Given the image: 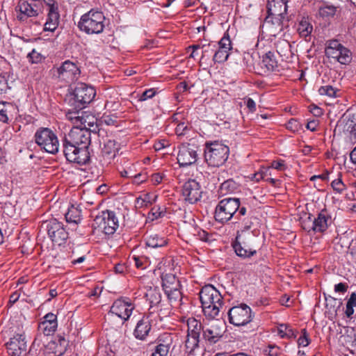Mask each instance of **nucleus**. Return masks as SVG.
Returning <instances> with one entry per match:
<instances>
[{
  "instance_id": "nucleus-53",
  "label": "nucleus",
  "mask_w": 356,
  "mask_h": 356,
  "mask_svg": "<svg viewBox=\"0 0 356 356\" xmlns=\"http://www.w3.org/2000/svg\"><path fill=\"white\" fill-rule=\"evenodd\" d=\"M9 88L6 77L2 73H0V93L6 92Z\"/></svg>"
},
{
  "instance_id": "nucleus-21",
  "label": "nucleus",
  "mask_w": 356,
  "mask_h": 356,
  "mask_svg": "<svg viewBox=\"0 0 356 356\" xmlns=\"http://www.w3.org/2000/svg\"><path fill=\"white\" fill-rule=\"evenodd\" d=\"M277 68V61L271 51L265 54L257 63L258 74L260 75H266L278 71Z\"/></svg>"
},
{
  "instance_id": "nucleus-46",
  "label": "nucleus",
  "mask_w": 356,
  "mask_h": 356,
  "mask_svg": "<svg viewBox=\"0 0 356 356\" xmlns=\"http://www.w3.org/2000/svg\"><path fill=\"white\" fill-rule=\"evenodd\" d=\"M27 57L29 62L35 64L40 63L44 59V57L35 49H33L32 51L28 54Z\"/></svg>"
},
{
  "instance_id": "nucleus-38",
  "label": "nucleus",
  "mask_w": 356,
  "mask_h": 356,
  "mask_svg": "<svg viewBox=\"0 0 356 356\" xmlns=\"http://www.w3.org/2000/svg\"><path fill=\"white\" fill-rule=\"evenodd\" d=\"M356 307V293L353 292L350 294L348 298L346 306L345 314L348 318H352L354 314V308Z\"/></svg>"
},
{
  "instance_id": "nucleus-6",
  "label": "nucleus",
  "mask_w": 356,
  "mask_h": 356,
  "mask_svg": "<svg viewBox=\"0 0 356 356\" xmlns=\"http://www.w3.org/2000/svg\"><path fill=\"white\" fill-rule=\"evenodd\" d=\"M239 205L238 198L227 197L220 200L215 209V220L222 224L227 222L238 211Z\"/></svg>"
},
{
  "instance_id": "nucleus-25",
  "label": "nucleus",
  "mask_w": 356,
  "mask_h": 356,
  "mask_svg": "<svg viewBox=\"0 0 356 356\" xmlns=\"http://www.w3.org/2000/svg\"><path fill=\"white\" fill-rule=\"evenodd\" d=\"M268 16L280 17L284 18L287 11V4L286 0H273L268 1L267 4Z\"/></svg>"
},
{
  "instance_id": "nucleus-43",
  "label": "nucleus",
  "mask_w": 356,
  "mask_h": 356,
  "mask_svg": "<svg viewBox=\"0 0 356 356\" xmlns=\"http://www.w3.org/2000/svg\"><path fill=\"white\" fill-rule=\"evenodd\" d=\"M57 327V325L49 324V323L42 321L39 325V329L42 330L43 334L46 336L53 334Z\"/></svg>"
},
{
  "instance_id": "nucleus-56",
  "label": "nucleus",
  "mask_w": 356,
  "mask_h": 356,
  "mask_svg": "<svg viewBox=\"0 0 356 356\" xmlns=\"http://www.w3.org/2000/svg\"><path fill=\"white\" fill-rule=\"evenodd\" d=\"M348 286L346 283H339L334 286V291L344 293L347 291Z\"/></svg>"
},
{
  "instance_id": "nucleus-34",
  "label": "nucleus",
  "mask_w": 356,
  "mask_h": 356,
  "mask_svg": "<svg viewBox=\"0 0 356 356\" xmlns=\"http://www.w3.org/2000/svg\"><path fill=\"white\" fill-rule=\"evenodd\" d=\"M65 219L67 222L78 224L81 220V210L79 207L72 205L65 213Z\"/></svg>"
},
{
  "instance_id": "nucleus-28",
  "label": "nucleus",
  "mask_w": 356,
  "mask_h": 356,
  "mask_svg": "<svg viewBox=\"0 0 356 356\" xmlns=\"http://www.w3.org/2000/svg\"><path fill=\"white\" fill-rule=\"evenodd\" d=\"M330 220L325 210H322L316 218L312 221L311 229L316 232H323L327 228V222Z\"/></svg>"
},
{
  "instance_id": "nucleus-19",
  "label": "nucleus",
  "mask_w": 356,
  "mask_h": 356,
  "mask_svg": "<svg viewBox=\"0 0 356 356\" xmlns=\"http://www.w3.org/2000/svg\"><path fill=\"white\" fill-rule=\"evenodd\" d=\"M216 44L217 49L214 51L213 60L218 63H224L227 60L229 51L232 49V42L228 34H225Z\"/></svg>"
},
{
  "instance_id": "nucleus-58",
  "label": "nucleus",
  "mask_w": 356,
  "mask_h": 356,
  "mask_svg": "<svg viewBox=\"0 0 356 356\" xmlns=\"http://www.w3.org/2000/svg\"><path fill=\"white\" fill-rule=\"evenodd\" d=\"M151 204H152V202L150 200H144L141 197L137 198L136 201V207H148Z\"/></svg>"
},
{
  "instance_id": "nucleus-9",
  "label": "nucleus",
  "mask_w": 356,
  "mask_h": 356,
  "mask_svg": "<svg viewBox=\"0 0 356 356\" xmlns=\"http://www.w3.org/2000/svg\"><path fill=\"white\" fill-rule=\"evenodd\" d=\"M94 88L84 83H79L74 89L72 95L74 109L82 110L87 104L90 103L95 97Z\"/></svg>"
},
{
  "instance_id": "nucleus-47",
  "label": "nucleus",
  "mask_w": 356,
  "mask_h": 356,
  "mask_svg": "<svg viewBox=\"0 0 356 356\" xmlns=\"http://www.w3.org/2000/svg\"><path fill=\"white\" fill-rule=\"evenodd\" d=\"M201 49H202V58H203L204 57L216 51L217 49V44L215 42H209L207 44L201 45Z\"/></svg>"
},
{
  "instance_id": "nucleus-20",
  "label": "nucleus",
  "mask_w": 356,
  "mask_h": 356,
  "mask_svg": "<svg viewBox=\"0 0 356 356\" xmlns=\"http://www.w3.org/2000/svg\"><path fill=\"white\" fill-rule=\"evenodd\" d=\"M225 323L221 321L215 322L209 327L204 328L202 337L210 343H216L223 336Z\"/></svg>"
},
{
  "instance_id": "nucleus-29",
  "label": "nucleus",
  "mask_w": 356,
  "mask_h": 356,
  "mask_svg": "<svg viewBox=\"0 0 356 356\" xmlns=\"http://www.w3.org/2000/svg\"><path fill=\"white\" fill-rule=\"evenodd\" d=\"M151 330V325L147 318H142L136 326L134 332V337L140 340H144L149 334Z\"/></svg>"
},
{
  "instance_id": "nucleus-54",
  "label": "nucleus",
  "mask_w": 356,
  "mask_h": 356,
  "mask_svg": "<svg viewBox=\"0 0 356 356\" xmlns=\"http://www.w3.org/2000/svg\"><path fill=\"white\" fill-rule=\"evenodd\" d=\"M76 111H71L70 110L67 113H66V117L69 119V120H74L76 122H79L80 121V116L79 115V111L80 110H78V109H75Z\"/></svg>"
},
{
  "instance_id": "nucleus-60",
  "label": "nucleus",
  "mask_w": 356,
  "mask_h": 356,
  "mask_svg": "<svg viewBox=\"0 0 356 356\" xmlns=\"http://www.w3.org/2000/svg\"><path fill=\"white\" fill-rule=\"evenodd\" d=\"M280 348L275 346H270L268 347V350H266V352L270 356H277L278 355Z\"/></svg>"
},
{
  "instance_id": "nucleus-32",
  "label": "nucleus",
  "mask_w": 356,
  "mask_h": 356,
  "mask_svg": "<svg viewBox=\"0 0 356 356\" xmlns=\"http://www.w3.org/2000/svg\"><path fill=\"white\" fill-rule=\"evenodd\" d=\"M325 309L326 312L328 314V317L330 318L332 316H335L338 308L340 307L342 302L341 300L331 296H325Z\"/></svg>"
},
{
  "instance_id": "nucleus-2",
  "label": "nucleus",
  "mask_w": 356,
  "mask_h": 356,
  "mask_svg": "<svg viewBox=\"0 0 356 356\" xmlns=\"http://www.w3.org/2000/svg\"><path fill=\"white\" fill-rule=\"evenodd\" d=\"M187 337L185 341L184 356H197L199 352L200 334L204 327L201 322L195 318H189L187 321Z\"/></svg>"
},
{
  "instance_id": "nucleus-22",
  "label": "nucleus",
  "mask_w": 356,
  "mask_h": 356,
  "mask_svg": "<svg viewBox=\"0 0 356 356\" xmlns=\"http://www.w3.org/2000/svg\"><path fill=\"white\" fill-rule=\"evenodd\" d=\"M133 309L131 302L118 299L113 304L110 312L126 321L130 317Z\"/></svg>"
},
{
  "instance_id": "nucleus-35",
  "label": "nucleus",
  "mask_w": 356,
  "mask_h": 356,
  "mask_svg": "<svg viewBox=\"0 0 356 356\" xmlns=\"http://www.w3.org/2000/svg\"><path fill=\"white\" fill-rule=\"evenodd\" d=\"M238 188V184L233 179H227L221 184L218 193L220 195L224 196L229 193H234Z\"/></svg>"
},
{
  "instance_id": "nucleus-51",
  "label": "nucleus",
  "mask_w": 356,
  "mask_h": 356,
  "mask_svg": "<svg viewBox=\"0 0 356 356\" xmlns=\"http://www.w3.org/2000/svg\"><path fill=\"white\" fill-rule=\"evenodd\" d=\"M310 343V339H309V335L305 329L302 330V335L300 336L298 340V343L299 346H302L303 347L307 346Z\"/></svg>"
},
{
  "instance_id": "nucleus-24",
  "label": "nucleus",
  "mask_w": 356,
  "mask_h": 356,
  "mask_svg": "<svg viewBox=\"0 0 356 356\" xmlns=\"http://www.w3.org/2000/svg\"><path fill=\"white\" fill-rule=\"evenodd\" d=\"M233 248L236 254L243 258H249L256 254V250L250 248L244 241L242 234H237L236 240L233 243Z\"/></svg>"
},
{
  "instance_id": "nucleus-18",
  "label": "nucleus",
  "mask_w": 356,
  "mask_h": 356,
  "mask_svg": "<svg viewBox=\"0 0 356 356\" xmlns=\"http://www.w3.org/2000/svg\"><path fill=\"white\" fill-rule=\"evenodd\" d=\"M6 348L10 356H23L26 353L27 344L23 334H17L6 343Z\"/></svg>"
},
{
  "instance_id": "nucleus-33",
  "label": "nucleus",
  "mask_w": 356,
  "mask_h": 356,
  "mask_svg": "<svg viewBox=\"0 0 356 356\" xmlns=\"http://www.w3.org/2000/svg\"><path fill=\"white\" fill-rule=\"evenodd\" d=\"M167 244V240L160 236L158 234L152 233L147 236L146 245L149 247L156 248L163 247Z\"/></svg>"
},
{
  "instance_id": "nucleus-36",
  "label": "nucleus",
  "mask_w": 356,
  "mask_h": 356,
  "mask_svg": "<svg viewBox=\"0 0 356 356\" xmlns=\"http://www.w3.org/2000/svg\"><path fill=\"white\" fill-rule=\"evenodd\" d=\"M118 151V145L113 140H108L102 149L104 156L110 158H114Z\"/></svg>"
},
{
  "instance_id": "nucleus-45",
  "label": "nucleus",
  "mask_w": 356,
  "mask_h": 356,
  "mask_svg": "<svg viewBox=\"0 0 356 356\" xmlns=\"http://www.w3.org/2000/svg\"><path fill=\"white\" fill-rule=\"evenodd\" d=\"M337 91L335 88L330 85L321 86L318 89V93L321 95H327L330 97H335Z\"/></svg>"
},
{
  "instance_id": "nucleus-8",
  "label": "nucleus",
  "mask_w": 356,
  "mask_h": 356,
  "mask_svg": "<svg viewBox=\"0 0 356 356\" xmlns=\"http://www.w3.org/2000/svg\"><path fill=\"white\" fill-rule=\"evenodd\" d=\"M35 143L45 152L54 154L58 152L59 143L56 135L48 128H40L35 134Z\"/></svg>"
},
{
  "instance_id": "nucleus-13",
  "label": "nucleus",
  "mask_w": 356,
  "mask_h": 356,
  "mask_svg": "<svg viewBox=\"0 0 356 356\" xmlns=\"http://www.w3.org/2000/svg\"><path fill=\"white\" fill-rule=\"evenodd\" d=\"M80 70L70 60H65L62 65L54 69V76L66 82H73L78 79Z\"/></svg>"
},
{
  "instance_id": "nucleus-59",
  "label": "nucleus",
  "mask_w": 356,
  "mask_h": 356,
  "mask_svg": "<svg viewBox=\"0 0 356 356\" xmlns=\"http://www.w3.org/2000/svg\"><path fill=\"white\" fill-rule=\"evenodd\" d=\"M318 124V120H310L307 122L306 125V128L312 131H315L316 130V127Z\"/></svg>"
},
{
  "instance_id": "nucleus-62",
  "label": "nucleus",
  "mask_w": 356,
  "mask_h": 356,
  "mask_svg": "<svg viewBox=\"0 0 356 356\" xmlns=\"http://www.w3.org/2000/svg\"><path fill=\"white\" fill-rule=\"evenodd\" d=\"M328 176H329V173L327 171H326L325 173H323L321 175H314L311 177L310 180L313 181L316 179H321L323 181H327L328 180Z\"/></svg>"
},
{
  "instance_id": "nucleus-27",
  "label": "nucleus",
  "mask_w": 356,
  "mask_h": 356,
  "mask_svg": "<svg viewBox=\"0 0 356 356\" xmlns=\"http://www.w3.org/2000/svg\"><path fill=\"white\" fill-rule=\"evenodd\" d=\"M48 15L47 21L44 24V30L48 31H54L58 27L60 15L58 12L57 6H49L47 9Z\"/></svg>"
},
{
  "instance_id": "nucleus-63",
  "label": "nucleus",
  "mask_w": 356,
  "mask_h": 356,
  "mask_svg": "<svg viewBox=\"0 0 356 356\" xmlns=\"http://www.w3.org/2000/svg\"><path fill=\"white\" fill-rule=\"evenodd\" d=\"M284 165V164L283 161H274L271 163L272 168L277 169V170H282Z\"/></svg>"
},
{
  "instance_id": "nucleus-57",
  "label": "nucleus",
  "mask_w": 356,
  "mask_h": 356,
  "mask_svg": "<svg viewBox=\"0 0 356 356\" xmlns=\"http://www.w3.org/2000/svg\"><path fill=\"white\" fill-rule=\"evenodd\" d=\"M245 102L250 112L253 113L256 111V104L252 99L248 97L245 99Z\"/></svg>"
},
{
  "instance_id": "nucleus-52",
  "label": "nucleus",
  "mask_w": 356,
  "mask_h": 356,
  "mask_svg": "<svg viewBox=\"0 0 356 356\" xmlns=\"http://www.w3.org/2000/svg\"><path fill=\"white\" fill-rule=\"evenodd\" d=\"M156 95V90L154 88L148 89L144 91L140 96L138 100L140 102L145 101L152 98Z\"/></svg>"
},
{
  "instance_id": "nucleus-44",
  "label": "nucleus",
  "mask_w": 356,
  "mask_h": 356,
  "mask_svg": "<svg viewBox=\"0 0 356 356\" xmlns=\"http://www.w3.org/2000/svg\"><path fill=\"white\" fill-rule=\"evenodd\" d=\"M57 347L59 348V354L58 356H61L66 350L68 346V341L65 339L63 336L58 335L56 339Z\"/></svg>"
},
{
  "instance_id": "nucleus-42",
  "label": "nucleus",
  "mask_w": 356,
  "mask_h": 356,
  "mask_svg": "<svg viewBox=\"0 0 356 356\" xmlns=\"http://www.w3.org/2000/svg\"><path fill=\"white\" fill-rule=\"evenodd\" d=\"M336 7L334 6H325L319 8V15L323 17H329L334 15Z\"/></svg>"
},
{
  "instance_id": "nucleus-26",
  "label": "nucleus",
  "mask_w": 356,
  "mask_h": 356,
  "mask_svg": "<svg viewBox=\"0 0 356 356\" xmlns=\"http://www.w3.org/2000/svg\"><path fill=\"white\" fill-rule=\"evenodd\" d=\"M280 17L267 16L263 26L265 27L270 36L276 37L283 31V22Z\"/></svg>"
},
{
  "instance_id": "nucleus-7",
  "label": "nucleus",
  "mask_w": 356,
  "mask_h": 356,
  "mask_svg": "<svg viewBox=\"0 0 356 356\" xmlns=\"http://www.w3.org/2000/svg\"><path fill=\"white\" fill-rule=\"evenodd\" d=\"M92 227L93 232L97 229L107 235L113 234L118 227V220L114 211H104L95 217Z\"/></svg>"
},
{
  "instance_id": "nucleus-64",
  "label": "nucleus",
  "mask_w": 356,
  "mask_h": 356,
  "mask_svg": "<svg viewBox=\"0 0 356 356\" xmlns=\"http://www.w3.org/2000/svg\"><path fill=\"white\" fill-rule=\"evenodd\" d=\"M162 179L163 177L159 173L154 174L152 176V181L154 184H160L162 181Z\"/></svg>"
},
{
  "instance_id": "nucleus-49",
  "label": "nucleus",
  "mask_w": 356,
  "mask_h": 356,
  "mask_svg": "<svg viewBox=\"0 0 356 356\" xmlns=\"http://www.w3.org/2000/svg\"><path fill=\"white\" fill-rule=\"evenodd\" d=\"M331 186L334 191L337 193H341L346 189V185L343 184L341 178H337L333 180Z\"/></svg>"
},
{
  "instance_id": "nucleus-41",
  "label": "nucleus",
  "mask_w": 356,
  "mask_h": 356,
  "mask_svg": "<svg viewBox=\"0 0 356 356\" xmlns=\"http://www.w3.org/2000/svg\"><path fill=\"white\" fill-rule=\"evenodd\" d=\"M12 106L10 103L0 102V121L7 122L8 120V113Z\"/></svg>"
},
{
  "instance_id": "nucleus-4",
  "label": "nucleus",
  "mask_w": 356,
  "mask_h": 356,
  "mask_svg": "<svg viewBox=\"0 0 356 356\" xmlns=\"http://www.w3.org/2000/svg\"><path fill=\"white\" fill-rule=\"evenodd\" d=\"M229 153V147L218 141L207 143L204 158L209 165L219 167L227 161Z\"/></svg>"
},
{
  "instance_id": "nucleus-40",
  "label": "nucleus",
  "mask_w": 356,
  "mask_h": 356,
  "mask_svg": "<svg viewBox=\"0 0 356 356\" xmlns=\"http://www.w3.org/2000/svg\"><path fill=\"white\" fill-rule=\"evenodd\" d=\"M291 44L286 40H280L276 43V49L281 56H286L290 51Z\"/></svg>"
},
{
  "instance_id": "nucleus-55",
  "label": "nucleus",
  "mask_w": 356,
  "mask_h": 356,
  "mask_svg": "<svg viewBox=\"0 0 356 356\" xmlns=\"http://www.w3.org/2000/svg\"><path fill=\"white\" fill-rule=\"evenodd\" d=\"M44 322L49 323V324L51 325H57V317L53 313H48L44 316Z\"/></svg>"
},
{
  "instance_id": "nucleus-14",
  "label": "nucleus",
  "mask_w": 356,
  "mask_h": 356,
  "mask_svg": "<svg viewBox=\"0 0 356 356\" xmlns=\"http://www.w3.org/2000/svg\"><path fill=\"white\" fill-rule=\"evenodd\" d=\"M46 229L51 241L58 245H62L68 238V232L62 222L54 218L47 222Z\"/></svg>"
},
{
  "instance_id": "nucleus-10",
  "label": "nucleus",
  "mask_w": 356,
  "mask_h": 356,
  "mask_svg": "<svg viewBox=\"0 0 356 356\" xmlns=\"http://www.w3.org/2000/svg\"><path fill=\"white\" fill-rule=\"evenodd\" d=\"M229 321L235 326H243L252 321V313L251 308L246 304L234 306L228 311Z\"/></svg>"
},
{
  "instance_id": "nucleus-39",
  "label": "nucleus",
  "mask_w": 356,
  "mask_h": 356,
  "mask_svg": "<svg viewBox=\"0 0 356 356\" xmlns=\"http://www.w3.org/2000/svg\"><path fill=\"white\" fill-rule=\"evenodd\" d=\"M313 30V26L306 20H302L298 27V31L301 37L309 36Z\"/></svg>"
},
{
  "instance_id": "nucleus-5",
  "label": "nucleus",
  "mask_w": 356,
  "mask_h": 356,
  "mask_svg": "<svg viewBox=\"0 0 356 356\" xmlns=\"http://www.w3.org/2000/svg\"><path fill=\"white\" fill-rule=\"evenodd\" d=\"M325 54L327 58L341 65H348L353 57L351 51L337 40H330L326 42Z\"/></svg>"
},
{
  "instance_id": "nucleus-12",
  "label": "nucleus",
  "mask_w": 356,
  "mask_h": 356,
  "mask_svg": "<svg viewBox=\"0 0 356 356\" xmlns=\"http://www.w3.org/2000/svg\"><path fill=\"white\" fill-rule=\"evenodd\" d=\"M63 154L66 159L71 163L79 165H84L90 160L89 152L88 149H84L78 146H74L67 144L63 141Z\"/></svg>"
},
{
  "instance_id": "nucleus-48",
  "label": "nucleus",
  "mask_w": 356,
  "mask_h": 356,
  "mask_svg": "<svg viewBox=\"0 0 356 356\" xmlns=\"http://www.w3.org/2000/svg\"><path fill=\"white\" fill-rule=\"evenodd\" d=\"M167 295L168 298L171 301H180L182 298L181 293L180 291V288H174L171 290L170 292H165Z\"/></svg>"
},
{
  "instance_id": "nucleus-37",
  "label": "nucleus",
  "mask_w": 356,
  "mask_h": 356,
  "mask_svg": "<svg viewBox=\"0 0 356 356\" xmlns=\"http://www.w3.org/2000/svg\"><path fill=\"white\" fill-rule=\"evenodd\" d=\"M171 344V339L159 343L156 347L152 356H167Z\"/></svg>"
},
{
  "instance_id": "nucleus-11",
  "label": "nucleus",
  "mask_w": 356,
  "mask_h": 356,
  "mask_svg": "<svg viewBox=\"0 0 356 356\" xmlns=\"http://www.w3.org/2000/svg\"><path fill=\"white\" fill-rule=\"evenodd\" d=\"M90 131L87 129L74 127L63 141L67 144L78 146L84 149L88 150L90 143Z\"/></svg>"
},
{
  "instance_id": "nucleus-61",
  "label": "nucleus",
  "mask_w": 356,
  "mask_h": 356,
  "mask_svg": "<svg viewBox=\"0 0 356 356\" xmlns=\"http://www.w3.org/2000/svg\"><path fill=\"white\" fill-rule=\"evenodd\" d=\"M288 329V325L282 324L278 327V333L281 337H285Z\"/></svg>"
},
{
  "instance_id": "nucleus-15",
  "label": "nucleus",
  "mask_w": 356,
  "mask_h": 356,
  "mask_svg": "<svg viewBox=\"0 0 356 356\" xmlns=\"http://www.w3.org/2000/svg\"><path fill=\"white\" fill-rule=\"evenodd\" d=\"M197 147L189 143L181 144L179 147L177 161L181 167L195 163L197 159Z\"/></svg>"
},
{
  "instance_id": "nucleus-16",
  "label": "nucleus",
  "mask_w": 356,
  "mask_h": 356,
  "mask_svg": "<svg viewBox=\"0 0 356 356\" xmlns=\"http://www.w3.org/2000/svg\"><path fill=\"white\" fill-rule=\"evenodd\" d=\"M16 10L19 12L17 18L20 21H24L28 17L39 15L40 3L35 0H19Z\"/></svg>"
},
{
  "instance_id": "nucleus-30",
  "label": "nucleus",
  "mask_w": 356,
  "mask_h": 356,
  "mask_svg": "<svg viewBox=\"0 0 356 356\" xmlns=\"http://www.w3.org/2000/svg\"><path fill=\"white\" fill-rule=\"evenodd\" d=\"M162 286L165 292H170L174 288H180V282L172 273L163 274L161 276Z\"/></svg>"
},
{
  "instance_id": "nucleus-1",
  "label": "nucleus",
  "mask_w": 356,
  "mask_h": 356,
  "mask_svg": "<svg viewBox=\"0 0 356 356\" xmlns=\"http://www.w3.org/2000/svg\"><path fill=\"white\" fill-rule=\"evenodd\" d=\"M200 299L204 314L207 317L214 318L218 316L223 304V298L213 286L208 284L202 287L200 292Z\"/></svg>"
},
{
  "instance_id": "nucleus-50",
  "label": "nucleus",
  "mask_w": 356,
  "mask_h": 356,
  "mask_svg": "<svg viewBox=\"0 0 356 356\" xmlns=\"http://www.w3.org/2000/svg\"><path fill=\"white\" fill-rule=\"evenodd\" d=\"M286 128L293 132H296L301 129L302 125L298 120L292 118L286 124Z\"/></svg>"
},
{
  "instance_id": "nucleus-23",
  "label": "nucleus",
  "mask_w": 356,
  "mask_h": 356,
  "mask_svg": "<svg viewBox=\"0 0 356 356\" xmlns=\"http://www.w3.org/2000/svg\"><path fill=\"white\" fill-rule=\"evenodd\" d=\"M337 127L345 134H349L350 139L356 138V118L354 115H343L338 122Z\"/></svg>"
},
{
  "instance_id": "nucleus-31",
  "label": "nucleus",
  "mask_w": 356,
  "mask_h": 356,
  "mask_svg": "<svg viewBox=\"0 0 356 356\" xmlns=\"http://www.w3.org/2000/svg\"><path fill=\"white\" fill-rule=\"evenodd\" d=\"M258 53H244L243 61L249 71H254L258 74L257 63L259 61Z\"/></svg>"
},
{
  "instance_id": "nucleus-17",
  "label": "nucleus",
  "mask_w": 356,
  "mask_h": 356,
  "mask_svg": "<svg viewBox=\"0 0 356 356\" xmlns=\"http://www.w3.org/2000/svg\"><path fill=\"white\" fill-rule=\"evenodd\" d=\"M202 191L200 184L195 179H189L182 187L184 200L190 204H195L202 197Z\"/></svg>"
},
{
  "instance_id": "nucleus-3",
  "label": "nucleus",
  "mask_w": 356,
  "mask_h": 356,
  "mask_svg": "<svg viewBox=\"0 0 356 356\" xmlns=\"http://www.w3.org/2000/svg\"><path fill=\"white\" fill-rule=\"evenodd\" d=\"M105 19L103 13L91 10L81 16L78 26L88 34H98L105 27Z\"/></svg>"
}]
</instances>
